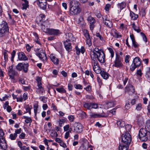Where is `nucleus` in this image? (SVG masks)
I'll use <instances>...</instances> for the list:
<instances>
[{
  "instance_id": "7ed1b4c3",
  "label": "nucleus",
  "mask_w": 150,
  "mask_h": 150,
  "mask_svg": "<svg viewBox=\"0 0 150 150\" xmlns=\"http://www.w3.org/2000/svg\"><path fill=\"white\" fill-rule=\"evenodd\" d=\"M138 136L140 140L142 141H147L148 139L147 131L144 129H141L139 131Z\"/></svg>"
},
{
  "instance_id": "7c9ffc66",
  "label": "nucleus",
  "mask_w": 150,
  "mask_h": 150,
  "mask_svg": "<svg viewBox=\"0 0 150 150\" xmlns=\"http://www.w3.org/2000/svg\"><path fill=\"white\" fill-rule=\"evenodd\" d=\"M36 81L38 88L43 87L41 82V78L40 77H38L36 79Z\"/></svg>"
},
{
  "instance_id": "a18cd8bd",
  "label": "nucleus",
  "mask_w": 150,
  "mask_h": 150,
  "mask_svg": "<svg viewBox=\"0 0 150 150\" xmlns=\"http://www.w3.org/2000/svg\"><path fill=\"white\" fill-rule=\"evenodd\" d=\"M4 59L5 62L7 61L8 60V54L7 51L6 50H4L3 53Z\"/></svg>"
},
{
  "instance_id": "774afa93",
  "label": "nucleus",
  "mask_w": 150,
  "mask_h": 150,
  "mask_svg": "<svg viewBox=\"0 0 150 150\" xmlns=\"http://www.w3.org/2000/svg\"><path fill=\"white\" fill-rule=\"evenodd\" d=\"M80 116L82 118H86V114L84 111H82L80 113Z\"/></svg>"
},
{
  "instance_id": "bf43d9fd",
  "label": "nucleus",
  "mask_w": 150,
  "mask_h": 150,
  "mask_svg": "<svg viewBox=\"0 0 150 150\" xmlns=\"http://www.w3.org/2000/svg\"><path fill=\"white\" fill-rule=\"evenodd\" d=\"M25 108L26 110V112H28L31 110L32 108V107L31 106L29 105H27L25 107Z\"/></svg>"
},
{
  "instance_id": "c756f323",
  "label": "nucleus",
  "mask_w": 150,
  "mask_h": 150,
  "mask_svg": "<svg viewBox=\"0 0 150 150\" xmlns=\"http://www.w3.org/2000/svg\"><path fill=\"white\" fill-rule=\"evenodd\" d=\"M18 82L20 84L25 85V79L24 77H19L18 79Z\"/></svg>"
},
{
  "instance_id": "58836bf2",
  "label": "nucleus",
  "mask_w": 150,
  "mask_h": 150,
  "mask_svg": "<svg viewBox=\"0 0 150 150\" xmlns=\"http://www.w3.org/2000/svg\"><path fill=\"white\" fill-rule=\"evenodd\" d=\"M86 43L88 45L89 47H90L92 45L91 39L90 37L88 38H86Z\"/></svg>"
},
{
  "instance_id": "e2e57ef3",
  "label": "nucleus",
  "mask_w": 150,
  "mask_h": 150,
  "mask_svg": "<svg viewBox=\"0 0 150 150\" xmlns=\"http://www.w3.org/2000/svg\"><path fill=\"white\" fill-rule=\"evenodd\" d=\"M92 86L90 85H88L86 87L84 88V89L86 90V91H90L91 90Z\"/></svg>"
},
{
  "instance_id": "603ef678",
  "label": "nucleus",
  "mask_w": 150,
  "mask_h": 150,
  "mask_svg": "<svg viewBox=\"0 0 150 150\" xmlns=\"http://www.w3.org/2000/svg\"><path fill=\"white\" fill-rule=\"evenodd\" d=\"M66 120L65 119H60L59 121V125L61 127L62 125L65 122Z\"/></svg>"
},
{
  "instance_id": "0eeeda50",
  "label": "nucleus",
  "mask_w": 150,
  "mask_h": 150,
  "mask_svg": "<svg viewBox=\"0 0 150 150\" xmlns=\"http://www.w3.org/2000/svg\"><path fill=\"white\" fill-rule=\"evenodd\" d=\"M141 60L139 57H136L133 59V63L130 66V69L134 71L136 67L139 66L141 64Z\"/></svg>"
},
{
  "instance_id": "8fccbe9b",
  "label": "nucleus",
  "mask_w": 150,
  "mask_h": 150,
  "mask_svg": "<svg viewBox=\"0 0 150 150\" xmlns=\"http://www.w3.org/2000/svg\"><path fill=\"white\" fill-rule=\"evenodd\" d=\"M4 133L2 129H0V140L2 139H5L4 137Z\"/></svg>"
},
{
  "instance_id": "e433bc0d",
  "label": "nucleus",
  "mask_w": 150,
  "mask_h": 150,
  "mask_svg": "<svg viewBox=\"0 0 150 150\" xmlns=\"http://www.w3.org/2000/svg\"><path fill=\"white\" fill-rule=\"evenodd\" d=\"M117 123L118 126L121 127H123L125 126V122L122 120L117 121Z\"/></svg>"
},
{
  "instance_id": "864d4df0",
  "label": "nucleus",
  "mask_w": 150,
  "mask_h": 150,
  "mask_svg": "<svg viewBox=\"0 0 150 150\" xmlns=\"http://www.w3.org/2000/svg\"><path fill=\"white\" fill-rule=\"evenodd\" d=\"M145 129L146 131L150 132V122H148L146 123L145 127Z\"/></svg>"
},
{
  "instance_id": "2f4dec72",
  "label": "nucleus",
  "mask_w": 150,
  "mask_h": 150,
  "mask_svg": "<svg viewBox=\"0 0 150 150\" xmlns=\"http://www.w3.org/2000/svg\"><path fill=\"white\" fill-rule=\"evenodd\" d=\"M130 16L131 19L134 20H136L138 17L137 15L135 14L133 12L131 11L130 12Z\"/></svg>"
},
{
  "instance_id": "6ab92c4d",
  "label": "nucleus",
  "mask_w": 150,
  "mask_h": 150,
  "mask_svg": "<svg viewBox=\"0 0 150 150\" xmlns=\"http://www.w3.org/2000/svg\"><path fill=\"white\" fill-rule=\"evenodd\" d=\"M64 44L65 48L66 50L69 52L71 51L72 49L71 44L70 42L67 41V40H66L64 42Z\"/></svg>"
},
{
  "instance_id": "4c0bfd02",
  "label": "nucleus",
  "mask_w": 150,
  "mask_h": 150,
  "mask_svg": "<svg viewBox=\"0 0 150 150\" xmlns=\"http://www.w3.org/2000/svg\"><path fill=\"white\" fill-rule=\"evenodd\" d=\"M91 103H85L83 104V107L88 110L91 109Z\"/></svg>"
},
{
  "instance_id": "a878e982",
  "label": "nucleus",
  "mask_w": 150,
  "mask_h": 150,
  "mask_svg": "<svg viewBox=\"0 0 150 150\" xmlns=\"http://www.w3.org/2000/svg\"><path fill=\"white\" fill-rule=\"evenodd\" d=\"M130 38L132 40V44L134 48H137L138 47L139 45L136 42L134 36L133 34L130 35Z\"/></svg>"
},
{
  "instance_id": "c85d7f7f",
  "label": "nucleus",
  "mask_w": 150,
  "mask_h": 150,
  "mask_svg": "<svg viewBox=\"0 0 150 150\" xmlns=\"http://www.w3.org/2000/svg\"><path fill=\"white\" fill-rule=\"evenodd\" d=\"M111 33L112 35L117 38H118L119 37H121V35H119L118 33L115 29H112Z\"/></svg>"
},
{
  "instance_id": "3c124183",
  "label": "nucleus",
  "mask_w": 150,
  "mask_h": 150,
  "mask_svg": "<svg viewBox=\"0 0 150 150\" xmlns=\"http://www.w3.org/2000/svg\"><path fill=\"white\" fill-rule=\"evenodd\" d=\"M132 126L130 125L127 124L125 126V129L126 130V132H130Z\"/></svg>"
},
{
  "instance_id": "de8ad7c7",
  "label": "nucleus",
  "mask_w": 150,
  "mask_h": 150,
  "mask_svg": "<svg viewBox=\"0 0 150 150\" xmlns=\"http://www.w3.org/2000/svg\"><path fill=\"white\" fill-rule=\"evenodd\" d=\"M142 106L141 104H138L136 105L135 110L137 111H140L142 108Z\"/></svg>"
},
{
  "instance_id": "6e6d98bb",
  "label": "nucleus",
  "mask_w": 150,
  "mask_h": 150,
  "mask_svg": "<svg viewBox=\"0 0 150 150\" xmlns=\"http://www.w3.org/2000/svg\"><path fill=\"white\" fill-rule=\"evenodd\" d=\"M108 50L109 51V52L111 54V58H113L114 56V52L113 50L110 47H109L108 48Z\"/></svg>"
},
{
  "instance_id": "052dcab7",
  "label": "nucleus",
  "mask_w": 150,
  "mask_h": 150,
  "mask_svg": "<svg viewBox=\"0 0 150 150\" xmlns=\"http://www.w3.org/2000/svg\"><path fill=\"white\" fill-rule=\"evenodd\" d=\"M141 34L142 36L144 41L145 42H147V39L145 34L142 33H141Z\"/></svg>"
},
{
  "instance_id": "a19ab883",
  "label": "nucleus",
  "mask_w": 150,
  "mask_h": 150,
  "mask_svg": "<svg viewBox=\"0 0 150 150\" xmlns=\"http://www.w3.org/2000/svg\"><path fill=\"white\" fill-rule=\"evenodd\" d=\"M126 4L125 3L122 2L120 4H119L118 5L120 8L121 10L124 8L126 6Z\"/></svg>"
},
{
  "instance_id": "69168bd1",
  "label": "nucleus",
  "mask_w": 150,
  "mask_h": 150,
  "mask_svg": "<svg viewBox=\"0 0 150 150\" xmlns=\"http://www.w3.org/2000/svg\"><path fill=\"white\" fill-rule=\"evenodd\" d=\"M26 123L28 124V123H31L32 122V120L30 117H28L25 120Z\"/></svg>"
},
{
  "instance_id": "4be33fe9",
  "label": "nucleus",
  "mask_w": 150,
  "mask_h": 150,
  "mask_svg": "<svg viewBox=\"0 0 150 150\" xmlns=\"http://www.w3.org/2000/svg\"><path fill=\"white\" fill-rule=\"evenodd\" d=\"M0 147L4 150H6L7 148V144L5 139H2L0 140Z\"/></svg>"
},
{
  "instance_id": "473e14b6",
  "label": "nucleus",
  "mask_w": 150,
  "mask_h": 150,
  "mask_svg": "<svg viewBox=\"0 0 150 150\" xmlns=\"http://www.w3.org/2000/svg\"><path fill=\"white\" fill-rule=\"evenodd\" d=\"M66 36L67 38L66 40H67V41L70 42L72 40L73 38V35L70 33H67Z\"/></svg>"
},
{
  "instance_id": "49530a36",
  "label": "nucleus",
  "mask_w": 150,
  "mask_h": 150,
  "mask_svg": "<svg viewBox=\"0 0 150 150\" xmlns=\"http://www.w3.org/2000/svg\"><path fill=\"white\" fill-rule=\"evenodd\" d=\"M17 137V135H16L15 133L11 134L9 135V138L11 140H14L16 139Z\"/></svg>"
},
{
  "instance_id": "f3484780",
  "label": "nucleus",
  "mask_w": 150,
  "mask_h": 150,
  "mask_svg": "<svg viewBox=\"0 0 150 150\" xmlns=\"http://www.w3.org/2000/svg\"><path fill=\"white\" fill-rule=\"evenodd\" d=\"M76 126L74 127L73 132L76 133H81L83 131V126L80 123L77 124Z\"/></svg>"
},
{
  "instance_id": "bb28decb",
  "label": "nucleus",
  "mask_w": 150,
  "mask_h": 150,
  "mask_svg": "<svg viewBox=\"0 0 150 150\" xmlns=\"http://www.w3.org/2000/svg\"><path fill=\"white\" fill-rule=\"evenodd\" d=\"M100 73L101 76L104 79H108L109 76V74L103 71H102Z\"/></svg>"
},
{
  "instance_id": "6e6552de",
  "label": "nucleus",
  "mask_w": 150,
  "mask_h": 150,
  "mask_svg": "<svg viewBox=\"0 0 150 150\" xmlns=\"http://www.w3.org/2000/svg\"><path fill=\"white\" fill-rule=\"evenodd\" d=\"M103 51L101 49H99L98 47L95 48L93 50L91 51V57L92 60H94L95 57L98 56V55L102 53Z\"/></svg>"
},
{
  "instance_id": "a211bd4d",
  "label": "nucleus",
  "mask_w": 150,
  "mask_h": 150,
  "mask_svg": "<svg viewBox=\"0 0 150 150\" xmlns=\"http://www.w3.org/2000/svg\"><path fill=\"white\" fill-rule=\"evenodd\" d=\"M125 91L126 92H127L129 95H131L134 93V88L132 85L129 84L126 87Z\"/></svg>"
},
{
  "instance_id": "ea45409f",
  "label": "nucleus",
  "mask_w": 150,
  "mask_h": 150,
  "mask_svg": "<svg viewBox=\"0 0 150 150\" xmlns=\"http://www.w3.org/2000/svg\"><path fill=\"white\" fill-rule=\"evenodd\" d=\"M145 76L148 80H150V68H148Z\"/></svg>"
},
{
  "instance_id": "39448f33",
  "label": "nucleus",
  "mask_w": 150,
  "mask_h": 150,
  "mask_svg": "<svg viewBox=\"0 0 150 150\" xmlns=\"http://www.w3.org/2000/svg\"><path fill=\"white\" fill-rule=\"evenodd\" d=\"M123 60L120 56L116 54V58L114 62L113 66L117 68H122L123 65L122 63Z\"/></svg>"
},
{
  "instance_id": "cd10ccee",
  "label": "nucleus",
  "mask_w": 150,
  "mask_h": 150,
  "mask_svg": "<svg viewBox=\"0 0 150 150\" xmlns=\"http://www.w3.org/2000/svg\"><path fill=\"white\" fill-rule=\"evenodd\" d=\"M45 92L43 87L38 88H36V93L38 94L42 95Z\"/></svg>"
},
{
  "instance_id": "9b49d317",
  "label": "nucleus",
  "mask_w": 150,
  "mask_h": 150,
  "mask_svg": "<svg viewBox=\"0 0 150 150\" xmlns=\"http://www.w3.org/2000/svg\"><path fill=\"white\" fill-rule=\"evenodd\" d=\"M69 10L70 14L74 15L79 14L81 11V10L79 7H69Z\"/></svg>"
},
{
  "instance_id": "dca6fc26",
  "label": "nucleus",
  "mask_w": 150,
  "mask_h": 150,
  "mask_svg": "<svg viewBox=\"0 0 150 150\" xmlns=\"http://www.w3.org/2000/svg\"><path fill=\"white\" fill-rule=\"evenodd\" d=\"M95 57L94 59L96 60L97 59L100 63H103L105 62V55L103 52Z\"/></svg>"
},
{
  "instance_id": "5fc2aeb1",
  "label": "nucleus",
  "mask_w": 150,
  "mask_h": 150,
  "mask_svg": "<svg viewBox=\"0 0 150 150\" xmlns=\"http://www.w3.org/2000/svg\"><path fill=\"white\" fill-rule=\"evenodd\" d=\"M39 99L44 103H46L47 101V98L45 96L40 97L39 98Z\"/></svg>"
},
{
  "instance_id": "f03ea898",
  "label": "nucleus",
  "mask_w": 150,
  "mask_h": 150,
  "mask_svg": "<svg viewBox=\"0 0 150 150\" xmlns=\"http://www.w3.org/2000/svg\"><path fill=\"white\" fill-rule=\"evenodd\" d=\"M9 28L6 21H3L0 24V37H3L6 33L8 32Z\"/></svg>"
},
{
  "instance_id": "c03bdc74",
  "label": "nucleus",
  "mask_w": 150,
  "mask_h": 150,
  "mask_svg": "<svg viewBox=\"0 0 150 150\" xmlns=\"http://www.w3.org/2000/svg\"><path fill=\"white\" fill-rule=\"evenodd\" d=\"M56 90L58 92L61 93H65L66 92V90L63 87L60 88H56Z\"/></svg>"
},
{
  "instance_id": "393cba45",
  "label": "nucleus",
  "mask_w": 150,
  "mask_h": 150,
  "mask_svg": "<svg viewBox=\"0 0 150 150\" xmlns=\"http://www.w3.org/2000/svg\"><path fill=\"white\" fill-rule=\"evenodd\" d=\"M137 122L139 126H141L144 123L143 117L139 115H137Z\"/></svg>"
},
{
  "instance_id": "9d476101",
  "label": "nucleus",
  "mask_w": 150,
  "mask_h": 150,
  "mask_svg": "<svg viewBox=\"0 0 150 150\" xmlns=\"http://www.w3.org/2000/svg\"><path fill=\"white\" fill-rule=\"evenodd\" d=\"M8 74L10 78L12 79H14V76L17 75L18 73L13 69V66H11L9 67L8 70Z\"/></svg>"
},
{
  "instance_id": "aec40b11",
  "label": "nucleus",
  "mask_w": 150,
  "mask_h": 150,
  "mask_svg": "<svg viewBox=\"0 0 150 150\" xmlns=\"http://www.w3.org/2000/svg\"><path fill=\"white\" fill-rule=\"evenodd\" d=\"M18 58L20 60L25 61L27 60L28 58L25 53L22 52H19L17 53Z\"/></svg>"
},
{
  "instance_id": "09e8293b",
  "label": "nucleus",
  "mask_w": 150,
  "mask_h": 150,
  "mask_svg": "<svg viewBox=\"0 0 150 150\" xmlns=\"http://www.w3.org/2000/svg\"><path fill=\"white\" fill-rule=\"evenodd\" d=\"M38 108V105L37 104L33 106V109L35 115H36Z\"/></svg>"
},
{
  "instance_id": "ddd939ff",
  "label": "nucleus",
  "mask_w": 150,
  "mask_h": 150,
  "mask_svg": "<svg viewBox=\"0 0 150 150\" xmlns=\"http://www.w3.org/2000/svg\"><path fill=\"white\" fill-rule=\"evenodd\" d=\"M48 34L51 35L58 36L62 33L58 29L50 28L47 31Z\"/></svg>"
},
{
  "instance_id": "f8f14e48",
  "label": "nucleus",
  "mask_w": 150,
  "mask_h": 150,
  "mask_svg": "<svg viewBox=\"0 0 150 150\" xmlns=\"http://www.w3.org/2000/svg\"><path fill=\"white\" fill-rule=\"evenodd\" d=\"M103 20L105 24L107 25L108 27L110 28L112 27V23L110 19L109 18L108 16L107 15L105 16H104L103 18Z\"/></svg>"
},
{
  "instance_id": "b1692460",
  "label": "nucleus",
  "mask_w": 150,
  "mask_h": 150,
  "mask_svg": "<svg viewBox=\"0 0 150 150\" xmlns=\"http://www.w3.org/2000/svg\"><path fill=\"white\" fill-rule=\"evenodd\" d=\"M129 145L120 144L119 146V150H128Z\"/></svg>"
},
{
  "instance_id": "680f3d73",
  "label": "nucleus",
  "mask_w": 150,
  "mask_h": 150,
  "mask_svg": "<svg viewBox=\"0 0 150 150\" xmlns=\"http://www.w3.org/2000/svg\"><path fill=\"white\" fill-rule=\"evenodd\" d=\"M91 109H96L98 108V105L96 103H91Z\"/></svg>"
},
{
  "instance_id": "423d86ee",
  "label": "nucleus",
  "mask_w": 150,
  "mask_h": 150,
  "mask_svg": "<svg viewBox=\"0 0 150 150\" xmlns=\"http://www.w3.org/2000/svg\"><path fill=\"white\" fill-rule=\"evenodd\" d=\"M36 54L41 60L42 61H45L47 59V57L44 50L39 48L37 49L36 50Z\"/></svg>"
},
{
  "instance_id": "13d9d810",
  "label": "nucleus",
  "mask_w": 150,
  "mask_h": 150,
  "mask_svg": "<svg viewBox=\"0 0 150 150\" xmlns=\"http://www.w3.org/2000/svg\"><path fill=\"white\" fill-rule=\"evenodd\" d=\"M16 53V51L15 50H13L12 53H11V61L12 62H13V61L14 58L15 56Z\"/></svg>"
},
{
  "instance_id": "4468645a",
  "label": "nucleus",
  "mask_w": 150,
  "mask_h": 150,
  "mask_svg": "<svg viewBox=\"0 0 150 150\" xmlns=\"http://www.w3.org/2000/svg\"><path fill=\"white\" fill-rule=\"evenodd\" d=\"M93 69L94 72L96 74H99L101 71L100 67L99 66L98 64L96 59L93 60Z\"/></svg>"
},
{
  "instance_id": "f257e3e1",
  "label": "nucleus",
  "mask_w": 150,
  "mask_h": 150,
  "mask_svg": "<svg viewBox=\"0 0 150 150\" xmlns=\"http://www.w3.org/2000/svg\"><path fill=\"white\" fill-rule=\"evenodd\" d=\"M121 139L122 143L129 145H130L132 140L130 134L127 132L124 133L121 135Z\"/></svg>"
},
{
  "instance_id": "f704fd0d",
  "label": "nucleus",
  "mask_w": 150,
  "mask_h": 150,
  "mask_svg": "<svg viewBox=\"0 0 150 150\" xmlns=\"http://www.w3.org/2000/svg\"><path fill=\"white\" fill-rule=\"evenodd\" d=\"M132 27L134 29L137 33H139L141 31L140 29L139 28V27H137L136 25L134 23H133L132 25Z\"/></svg>"
},
{
  "instance_id": "412c9836",
  "label": "nucleus",
  "mask_w": 150,
  "mask_h": 150,
  "mask_svg": "<svg viewBox=\"0 0 150 150\" xmlns=\"http://www.w3.org/2000/svg\"><path fill=\"white\" fill-rule=\"evenodd\" d=\"M80 3L76 0H73L70 2L69 3V7H79Z\"/></svg>"
},
{
  "instance_id": "79ce46f5",
  "label": "nucleus",
  "mask_w": 150,
  "mask_h": 150,
  "mask_svg": "<svg viewBox=\"0 0 150 150\" xmlns=\"http://www.w3.org/2000/svg\"><path fill=\"white\" fill-rule=\"evenodd\" d=\"M114 103L112 101L106 103V106L108 108H109L114 106Z\"/></svg>"
},
{
  "instance_id": "338daca9",
  "label": "nucleus",
  "mask_w": 150,
  "mask_h": 150,
  "mask_svg": "<svg viewBox=\"0 0 150 150\" xmlns=\"http://www.w3.org/2000/svg\"><path fill=\"white\" fill-rule=\"evenodd\" d=\"M25 135V134L24 133L22 132L19 135V137L21 139H24Z\"/></svg>"
},
{
  "instance_id": "c9c22d12",
  "label": "nucleus",
  "mask_w": 150,
  "mask_h": 150,
  "mask_svg": "<svg viewBox=\"0 0 150 150\" xmlns=\"http://www.w3.org/2000/svg\"><path fill=\"white\" fill-rule=\"evenodd\" d=\"M87 20L90 24L94 23L95 22V19L92 17H88Z\"/></svg>"
},
{
  "instance_id": "2eb2a0df",
  "label": "nucleus",
  "mask_w": 150,
  "mask_h": 150,
  "mask_svg": "<svg viewBox=\"0 0 150 150\" xmlns=\"http://www.w3.org/2000/svg\"><path fill=\"white\" fill-rule=\"evenodd\" d=\"M105 113L104 112L103 110L102 113H95L91 112L90 116L91 118H96L97 117H106V116L105 115Z\"/></svg>"
},
{
  "instance_id": "5701e85b",
  "label": "nucleus",
  "mask_w": 150,
  "mask_h": 150,
  "mask_svg": "<svg viewBox=\"0 0 150 150\" xmlns=\"http://www.w3.org/2000/svg\"><path fill=\"white\" fill-rule=\"evenodd\" d=\"M50 58L52 62L55 65H57L59 64V60L58 58L52 54L50 56Z\"/></svg>"
},
{
  "instance_id": "37998d69",
  "label": "nucleus",
  "mask_w": 150,
  "mask_h": 150,
  "mask_svg": "<svg viewBox=\"0 0 150 150\" xmlns=\"http://www.w3.org/2000/svg\"><path fill=\"white\" fill-rule=\"evenodd\" d=\"M83 35L85 36L86 38L90 37L89 34L87 30H83Z\"/></svg>"
},
{
  "instance_id": "1a4fd4ad",
  "label": "nucleus",
  "mask_w": 150,
  "mask_h": 150,
  "mask_svg": "<svg viewBox=\"0 0 150 150\" xmlns=\"http://www.w3.org/2000/svg\"><path fill=\"white\" fill-rule=\"evenodd\" d=\"M41 9L45 10L47 7V0H37L35 1Z\"/></svg>"
},
{
  "instance_id": "0e129e2a",
  "label": "nucleus",
  "mask_w": 150,
  "mask_h": 150,
  "mask_svg": "<svg viewBox=\"0 0 150 150\" xmlns=\"http://www.w3.org/2000/svg\"><path fill=\"white\" fill-rule=\"evenodd\" d=\"M22 8L23 10H26L27 8H28L29 5L28 4H22Z\"/></svg>"
},
{
  "instance_id": "72a5a7b5",
  "label": "nucleus",
  "mask_w": 150,
  "mask_h": 150,
  "mask_svg": "<svg viewBox=\"0 0 150 150\" xmlns=\"http://www.w3.org/2000/svg\"><path fill=\"white\" fill-rule=\"evenodd\" d=\"M50 135L52 138L55 139V137L58 136V134L55 130H52Z\"/></svg>"
},
{
  "instance_id": "4d7b16f0",
  "label": "nucleus",
  "mask_w": 150,
  "mask_h": 150,
  "mask_svg": "<svg viewBox=\"0 0 150 150\" xmlns=\"http://www.w3.org/2000/svg\"><path fill=\"white\" fill-rule=\"evenodd\" d=\"M42 28V30H43V31L44 32H45L46 33L48 34L47 31H48V30L50 29V28H45V25H42V28Z\"/></svg>"
},
{
  "instance_id": "20e7f679",
  "label": "nucleus",
  "mask_w": 150,
  "mask_h": 150,
  "mask_svg": "<svg viewBox=\"0 0 150 150\" xmlns=\"http://www.w3.org/2000/svg\"><path fill=\"white\" fill-rule=\"evenodd\" d=\"M29 67L28 64L27 63H20L16 66V68L19 71H22L24 73L27 72Z\"/></svg>"
}]
</instances>
